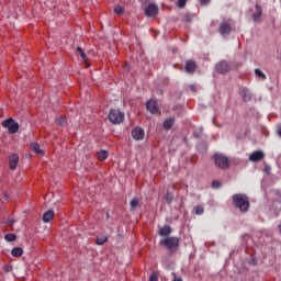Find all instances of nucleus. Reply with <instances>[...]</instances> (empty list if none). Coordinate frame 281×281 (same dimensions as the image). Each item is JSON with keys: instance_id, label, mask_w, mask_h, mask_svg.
Instances as JSON below:
<instances>
[{"instance_id": "f257e3e1", "label": "nucleus", "mask_w": 281, "mask_h": 281, "mask_svg": "<svg viewBox=\"0 0 281 281\" xmlns=\"http://www.w3.org/2000/svg\"><path fill=\"white\" fill-rule=\"evenodd\" d=\"M233 204L235 207H237L238 211L243 213L249 212V198L245 193H235L233 195Z\"/></svg>"}, {"instance_id": "f03ea898", "label": "nucleus", "mask_w": 281, "mask_h": 281, "mask_svg": "<svg viewBox=\"0 0 281 281\" xmlns=\"http://www.w3.org/2000/svg\"><path fill=\"white\" fill-rule=\"evenodd\" d=\"M179 244H180L179 237H175V236L165 237L159 241L160 247L168 249L170 254H175V251L179 249Z\"/></svg>"}, {"instance_id": "7ed1b4c3", "label": "nucleus", "mask_w": 281, "mask_h": 281, "mask_svg": "<svg viewBox=\"0 0 281 281\" xmlns=\"http://www.w3.org/2000/svg\"><path fill=\"white\" fill-rule=\"evenodd\" d=\"M108 119L111 124H122L124 122V113L117 109H111Z\"/></svg>"}, {"instance_id": "20e7f679", "label": "nucleus", "mask_w": 281, "mask_h": 281, "mask_svg": "<svg viewBox=\"0 0 281 281\" xmlns=\"http://www.w3.org/2000/svg\"><path fill=\"white\" fill-rule=\"evenodd\" d=\"M213 159L215 161V166L220 168V170H228L229 168V158L226 156H223L222 154H215L213 156Z\"/></svg>"}, {"instance_id": "39448f33", "label": "nucleus", "mask_w": 281, "mask_h": 281, "mask_svg": "<svg viewBox=\"0 0 281 281\" xmlns=\"http://www.w3.org/2000/svg\"><path fill=\"white\" fill-rule=\"evenodd\" d=\"M3 128H8L11 135L19 133V123L14 119L9 117L2 122Z\"/></svg>"}, {"instance_id": "423d86ee", "label": "nucleus", "mask_w": 281, "mask_h": 281, "mask_svg": "<svg viewBox=\"0 0 281 281\" xmlns=\"http://www.w3.org/2000/svg\"><path fill=\"white\" fill-rule=\"evenodd\" d=\"M215 69L217 71V74H229V71L232 70V67L229 66V63L225 61V60H221L220 63L216 64Z\"/></svg>"}, {"instance_id": "0eeeda50", "label": "nucleus", "mask_w": 281, "mask_h": 281, "mask_svg": "<svg viewBox=\"0 0 281 281\" xmlns=\"http://www.w3.org/2000/svg\"><path fill=\"white\" fill-rule=\"evenodd\" d=\"M132 137L136 142H142V139H144V137H146V132H144V128H142V127H134L132 130Z\"/></svg>"}, {"instance_id": "6e6552de", "label": "nucleus", "mask_w": 281, "mask_h": 281, "mask_svg": "<svg viewBox=\"0 0 281 281\" xmlns=\"http://www.w3.org/2000/svg\"><path fill=\"white\" fill-rule=\"evenodd\" d=\"M157 14H159V7H157V4L151 3L146 7L145 15H147L148 18H153V16H156Z\"/></svg>"}, {"instance_id": "1a4fd4ad", "label": "nucleus", "mask_w": 281, "mask_h": 281, "mask_svg": "<svg viewBox=\"0 0 281 281\" xmlns=\"http://www.w3.org/2000/svg\"><path fill=\"white\" fill-rule=\"evenodd\" d=\"M265 159V153L262 150L252 151L249 155V161L257 164L258 161H262Z\"/></svg>"}, {"instance_id": "9d476101", "label": "nucleus", "mask_w": 281, "mask_h": 281, "mask_svg": "<svg viewBox=\"0 0 281 281\" xmlns=\"http://www.w3.org/2000/svg\"><path fill=\"white\" fill-rule=\"evenodd\" d=\"M146 109L153 115L159 113V106L157 105V101H155V100L147 101Z\"/></svg>"}, {"instance_id": "9b49d317", "label": "nucleus", "mask_w": 281, "mask_h": 281, "mask_svg": "<svg viewBox=\"0 0 281 281\" xmlns=\"http://www.w3.org/2000/svg\"><path fill=\"white\" fill-rule=\"evenodd\" d=\"M16 166H19V155L11 154L9 156V167H10V170H16Z\"/></svg>"}, {"instance_id": "f8f14e48", "label": "nucleus", "mask_w": 281, "mask_h": 281, "mask_svg": "<svg viewBox=\"0 0 281 281\" xmlns=\"http://www.w3.org/2000/svg\"><path fill=\"white\" fill-rule=\"evenodd\" d=\"M170 234H172V227L170 225L162 226L158 232V235L162 236V238H170Z\"/></svg>"}, {"instance_id": "ddd939ff", "label": "nucleus", "mask_w": 281, "mask_h": 281, "mask_svg": "<svg viewBox=\"0 0 281 281\" xmlns=\"http://www.w3.org/2000/svg\"><path fill=\"white\" fill-rule=\"evenodd\" d=\"M239 94L241 95L244 102H249L251 101V91L247 88H240L239 89Z\"/></svg>"}, {"instance_id": "4468645a", "label": "nucleus", "mask_w": 281, "mask_h": 281, "mask_svg": "<svg viewBox=\"0 0 281 281\" xmlns=\"http://www.w3.org/2000/svg\"><path fill=\"white\" fill-rule=\"evenodd\" d=\"M229 32H232V25H229V23L224 22L220 25V34L222 36H227Z\"/></svg>"}, {"instance_id": "2eb2a0df", "label": "nucleus", "mask_w": 281, "mask_h": 281, "mask_svg": "<svg viewBox=\"0 0 281 281\" xmlns=\"http://www.w3.org/2000/svg\"><path fill=\"white\" fill-rule=\"evenodd\" d=\"M184 69L187 74H194V71H196V63H194L193 60H188L186 63Z\"/></svg>"}, {"instance_id": "dca6fc26", "label": "nucleus", "mask_w": 281, "mask_h": 281, "mask_svg": "<svg viewBox=\"0 0 281 281\" xmlns=\"http://www.w3.org/2000/svg\"><path fill=\"white\" fill-rule=\"evenodd\" d=\"M172 126H175V117H168L162 123V128H165L166 131H170V128H172Z\"/></svg>"}, {"instance_id": "f3484780", "label": "nucleus", "mask_w": 281, "mask_h": 281, "mask_svg": "<svg viewBox=\"0 0 281 281\" xmlns=\"http://www.w3.org/2000/svg\"><path fill=\"white\" fill-rule=\"evenodd\" d=\"M54 220V210H48L43 214V222L49 223Z\"/></svg>"}, {"instance_id": "a211bd4d", "label": "nucleus", "mask_w": 281, "mask_h": 281, "mask_svg": "<svg viewBox=\"0 0 281 281\" xmlns=\"http://www.w3.org/2000/svg\"><path fill=\"white\" fill-rule=\"evenodd\" d=\"M260 16H262V7L259 4H256V12L252 14V20L255 22L259 21Z\"/></svg>"}, {"instance_id": "6ab92c4d", "label": "nucleus", "mask_w": 281, "mask_h": 281, "mask_svg": "<svg viewBox=\"0 0 281 281\" xmlns=\"http://www.w3.org/2000/svg\"><path fill=\"white\" fill-rule=\"evenodd\" d=\"M31 150H33L35 155H45V151L41 149V145L38 143H32Z\"/></svg>"}, {"instance_id": "aec40b11", "label": "nucleus", "mask_w": 281, "mask_h": 281, "mask_svg": "<svg viewBox=\"0 0 281 281\" xmlns=\"http://www.w3.org/2000/svg\"><path fill=\"white\" fill-rule=\"evenodd\" d=\"M97 157L99 161H104L109 158V153L104 149H101L100 151H98Z\"/></svg>"}, {"instance_id": "412c9836", "label": "nucleus", "mask_w": 281, "mask_h": 281, "mask_svg": "<svg viewBox=\"0 0 281 281\" xmlns=\"http://www.w3.org/2000/svg\"><path fill=\"white\" fill-rule=\"evenodd\" d=\"M11 255L13 256V258H21V256H23V249L21 247H14L11 250Z\"/></svg>"}, {"instance_id": "4be33fe9", "label": "nucleus", "mask_w": 281, "mask_h": 281, "mask_svg": "<svg viewBox=\"0 0 281 281\" xmlns=\"http://www.w3.org/2000/svg\"><path fill=\"white\" fill-rule=\"evenodd\" d=\"M131 210H137L139 207V198H133L130 202Z\"/></svg>"}, {"instance_id": "5701e85b", "label": "nucleus", "mask_w": 281, "mask_h": 281, "mask_svg": "<svg viewBox=\"0 0 281 281\" xmlns=\"http://www.w3.org/2000/svg\"><path fill=\"white\" fill-rule=\"evenodd\" d=\"M255 76H257V78H260V80H267V75H265V72H262V70L260 69H255Z\"/></svg>"}, {"instance_id": "b1692460", "label": "nucleus", "mask_w": 281, "mask_h": 281, "mask_svg": "<svg viewBox=\"0 0 281 281\" xmlns=\"http://www.w3.org/2000/svg\"><path fill=\"white\" fill-rule=\"evenodd\" d=\"M4 240H7V243H14V240H16V235L9 233L4 236Z\"/></svg>"}, {"instance_id": "393cba45", "label": "nucleus", "mask_w": 281, "mask_h": 281, "mask_svg": "<svg viewBox=\"0 0 281 281\" xmlns=\"http://www.w3.org/2000/svg\"><path fill=\"white\" fill-rule=\"evenodd\" d=\"M106 240H109V237H106V236H98L95 238V245H104V243H106Z\"/></svg>"}, {"instance_id": "a878e982", "label": "nucleus", "mask_w": 281, "mask_h": 281, "mask_svg": "<svg viewBox=\"0 0 281 281\" xmlns=\"http://www.w3.org/2000/svg\"><path fill=\"white\" fill-rule=\"evenodd\" d=\"M56 123L59 124V126H67V117L58 116L56 119Z\"/></svg>"}, {"instance_id": "bb28decb", "label": "nucleus", "mask_w": 281, "mask_h": 281, "mask_svg": "<svg viewBox=\"0 0 281 281\" xmlns=\"http://www.w3.org/2000/svg\"><path fill=\"white\" fill-rule=\"evenodd\" d=\"M77 54L80 56L82 60H87V53L82 49V47L78 46L77 47Z\"/></svg>"}, {"instance_id": "cd10ccee", "label": "nucleus", "mask_w": 281, "mask_h": 281, "mask_svg": "<svg viewBox=\"0 0 281 281\" xmlns=\"http://www.w3.org/2000/svg\"><path fill=\"white\" fill-rule=\"evenodd\" d=\"M272 207H273V210H276L277 212H281V201H280V200H276V201L272 203Z\"/></svg>"}, {"instance_id": "c85d7f7f", "label": "nucleus", "mask_w": 281, "mask_h": 281, "mask_svg": "<svg viewBox=\"0 0 281 281\" xmlns=\"http://www.w3.org/2000/svg\"><path fill=\"white\" fill-rule=\"evenodd\" d=\"M212 188H214L215 190H218V188H223V182L215 180L212 182Z\"/></svg>"}, {"instance_id": "c756f323", "label": "nucleus", "mask_w": 281, "mask_h": 281, "mask_svg": "<svg viewBox=\"0 0 281 281\" xmlns=\"http://www.w3.org/2000/svg\"><path fill=\"white\" fill-rule=\"evenodd\" d=\"M194 212H195V214H196L198 216H201V214H203V212H204V209H203V206H201V205H196V206L194 207Z\"/></svg>"}, {"instance_id": "7c9ffc66", "label": "nucleus", "mask_w": 281, "mask_h": 281, "mask_svg": "<svg viewBox=\"0 0 281 281\" xmlns=\"http://www.w3.org/2000/svg\"><path fill=\"white\" fill-rule=\"evenodd\" d=\"M192 19H194V14L187 13V14L184 15V21H186V23H192Z\"/></svg>"}, {"instance_id": "2f4dec72", "label": "nucleus", "mask_w": 281, "mask_h": 281, "mask_svg": "<svg viewBox=\"0 0 281 281\" xmlns=\"http://www.w3.org/2000/svg\"><path fill=\"white\" fill-rule=\"evenodd\" d=\"M114 13L124 14V8H122V5L114 7Z\"/></svg>"}, {"instance_id": "473e14b6", "label": "nucleus", "mask_w": 281, "mask_h": 281, "mask_svg": "<svg viewBox=\"0 0 281 281\" xmlns=\"http://www.w3.org/2000/svg\"><path fill=\"white\" fill-rule=\"evenodd\" d=\"M202 135H203V128H200L199 131L193 133V137H195V139H200Z\"/></svg>"}, {"instance_id": "72a5a7b5", "label": "nucleus", "mask_w": 281, "mask_h": 281, "mask_svg": "<svg viewBox=\"0 0 281 281\" xmlns=\"http://www.w3.org/2000/svg\"><path fill=\"white\" fill-rule=\"evenodd\" d=\"M165 199H166L167 203H172L175 198L172 196V193L167 192L165 195Z\"/></svg>"}, {"instance_id": "f704fd0d", "label": "nucleus", "mask_w": 281, "mask_h": 281, "mask_svg": "<svg viewBox=\"0 0 281 281\" xmlns=\"http://www.w3.org/2000/svg\"><path fill=\"white\" fill-rule=\"evenodd\" d=\"M186 3H188V0H178L177 5L182 10L186 8Z\"/></svg>"}, {"instance_id": "c9c22d12", "label": "nucleus", "mask_w": 281, "mask_h": 281, "mask_svg": "<svg viewBox=\"0 0 281 281\" xmlns=\"http://www.w3.org/2000/svg\"><path fill=\"white\" fill-rule=\"evenodd\" d=\"M149 281H159V279L157 278V274L151 273V274L149 276Z\"/></svg>"}, {"instance_id": "e433bc0d", "label": "nucleus", "mask_w": 281, "mask_h": 281, "mask_svg": "<svg viewBox=\"0 0 281 281\" xmlns=\"http://www.w3.org/2000/svg\"><path fill=\"white\" fill-rule=\"evenodd\" d=\"M249 265H252V267H256L258 265V261H256L255 258H251L249 261H248Z\"/></svg>"}, {"instance_id": "4c0bfd02", "label": "nucleus", "mask_w": 281, "mask_h": 281, "mask_svg": "<svg viewBox=\"0 0 281 281\" xmlns=\"http://www.w3.org/2000/svg\"><path fill=\"white\" fill-rule=\"evenodd\" d=\"M211 0H200V5H210Z\"/></svg>"}, {"instance_id": "58836bf2", "label": "nucleus", "mask_w": 281, "mask_h": 281, "mask_svg": "<svg viewBox=\"0 0 281 281\" xmlns=\"http://www.w3.org/2000/svg\"><path fill=\"white\" fill-rule=\"evenodd\" d=\"M190 89H191V91H194V92H196V86H194V85H191V86H190Z\"/></svg>"}, {"instance_id": "ea45409f", "label": "nucleus", "mask_w": 281, "mask_h": 281, "mask_svg": "<svg viewBox=\"0 0 281 281\" xmlns=\"http://www.w3.org/2000/svg\"><path fill=\"white\" fill-rule=\"evenodd\" d=\"M125 71H128L131 69V66H128V64L125 65Z\"/></svg>"}, {"instance_id": "a19ab883", "label": "nucleus", "mask_w": 281, "mask_h": 281, "mask_svg": "<svg viewBox=\"0 0 281 281\" xmlns=\"http://www.w3.org/2000/svg\"><path fill=\"white\" fill-rule=\"evenodd\" d=\"M276 194H277L278 196H281V190H278V191L276 192Z\"/></svg>"}, {"instance_id": "79ce46f5", "label": "nucleus", "mask_w": 281, "mask_h": 281, "mask_svg": "<svg viewBox=\"0 0 281 281\" xmlns=\"http://www.w3.org/2000/svg\"><path fill=\"white\" fill-rule=\"evenodd\" d=\"M106 218H109V214H106Z\"/></svg>"}, {"instance_id": "37998d69", "label": "nucleus", "mask_w": 281, "mask_h": 281, "mask_svg": "<svg viewBox=\"0 0 281 281\" xmlns=\"http://www.w3.org/2000/svg\"><path fill=\"white\" fill-rule=\"evenodd\" d=\"M170 1H175V0H170Z\"/></svg>"}]
</instances>
